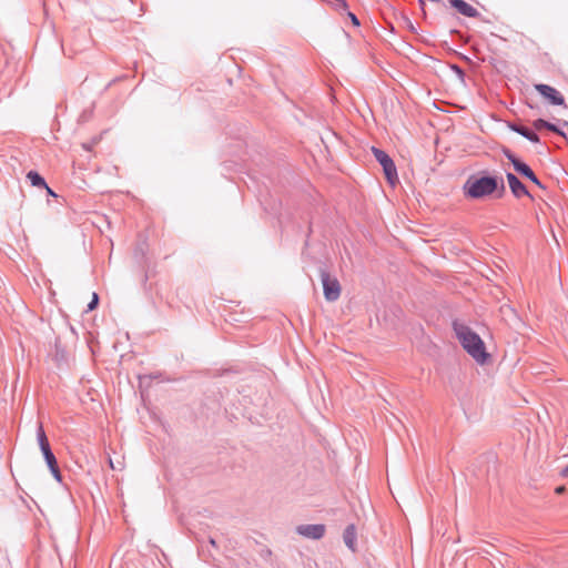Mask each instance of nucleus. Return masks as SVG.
Returning <instances> with one entry per match:
<instances>
[{"mask_svg":"<svg viewBox=\"0 0 568 568\" xmlns=\"http://www.w3.org/2000/svg\"><path fill=\"white\" fill-rule=\"evenodd\" d=\"M454 331L457 339L462 344L463 348L469 356L479 365H484L489 359L490 355L486 351L485 343L483 339L473 332L469 327L464 324H454Z\"/></svg>","mask_w":568,"mask_h":568,"instance_id":"nucleus-1","label":"nucleus"},{"mask_svg":"<svg viewBox=\"0 0 568 568\" xmlns=\"http://www.w3.org/2000/svg\"><path fill=\"white\" fill-rule=\"evenodd\" d=\"M497 189V180L493 176H469L464 186V195L477 200L493 194Z\"/></svg>","mask_w":568,"mask_h":568,"instance_id":"nucleus-2","label":"nucleus"},{"mask_svg":"<svg viewBox=\"0 0 568 568\" xmlns=\"http://www.w3.org/2000/svg\"><path fill=\"white\" fill-rule=\"evenodd\" d=\"M37 436H38V443H39L40 449L43 453L44 459H45L52 475L54 476L55 479L60 480L61 474H60V470L58 467V463H57L55 456L51 452L47 435H45L44 429L41 424L38 427Z\"/></svg>","mask_w":568,"mask_h":568,"instance_id":"nucleus-3","label":"nucleus"},{"mask_svg":"<svg viewBox=\"0 0 568 568\" xmlns=\"http://www.w3.org/2000/svg\"><path fill=\"white\" fill-rule=\"evenodd\" d=\"M372 151L375 159L383 166V171L387 182L392 186H395L398 183V175L394 161L388 156V154H386L384 151L379 149L373 148Z\"/></svg>","mask_w":568,"mask_h":568,"instance_id":"nucleus-4","label":"nucleus"},{"mask_svg":"<svg viewBox=\"0 0 568 568\" xmlns=\"http://www.w3.org/2000/svg\"><path fill=\"white\" fill-rule=\"evenodd\" d=\"M324 296L328 302H335L341 296V285L337 278L332 277L328 273L322 272L321 274Z\"/></svg>","mask_w":568,"mask_h":568,"instance_id":"nucleus-5","label":"nucleus"},{"mask_svg":"<svg viewBox=\"0 0 568 568\" xmlns=\"http://www.w3.org/2000/svg\"><path fill=\"white\" fill-rule=\"evenodd\" d=\"M505 156L513 163L514 169L521 174L523 176L530 180L532 183L538 185L539 187H542L540 181L537 179L536 174L532 172V170L524 162L518 160L510 151H504Z\"/></svg>","mask_w":568,"mask_h":568,"instance_id":"nucleus-6","label":"nucleus"},{"mask_svg":"<svg viewBox=\"0 0 568 568\" xmlns=\"http://www.w3.org/2000/svg\"><path fill=\"white\" fill-rule=\"evenodd\" d=\"M536 91L554 105H562L565 99L559 91L547 84H535Z\"/></svg>","mask_w":568,"mask_h":568,"instance_id":"nucleus-7","label":"nucleus"},{"mask_svg":"<svg viewBox=\"0 0 568 568\" xmlns=\"http://www.w3.org/2000/svg\"><path fill=\"white\" fill-rule=\"evenodd\" d=\"M297 532L304 537L320 539L325 534L324 525H302L297 527Z\"/></svg>","mask_w":568,"mask_h":568,"instance_id":"nucleus-8","label":"nucleus"},{"mask_svg":"<svg viewBox=\"0 0 568 568\" xmlns=\"http://www.w3.org/2000/svg\"><path fill=\"white\" fill-rule=\"evenodd\" d=\"M506 178L508 185L516 197L529 195L526 186L518 180V178L515 174L507 173Z\"/></svg>","mask_w":568,"mask_h":568,"instance_id":"nucleus-9","label":"nucleus"},{"mask_svg":"<svg viewBox=\"0 0 568 568\" xmlns=\"http://www.w3.org/2000/svg\"><path fill=\"white\" fill-rule=\"evenodd\" d=\"M449 3L462 14L466 17H476L478 11L464 0H449Z\"/></svg>","mask_w":568,"mask_h":568,"instance_id":"nucleus-10","label":"nucleus"},{"mask_svg":"<svg viewBox=\"0 0 568 568\" xmlns=\"http://www.w3.org/2000/svg\"><path fill=\"white\" fill-rule=\"evenodd\" d=\"M343 538H344V542L346 544V546L349 549L354 550L355 541H356V529L353 525H349L348 527H346Z\"/></svg>","mask_w":568,"mask_h":568,"instance_id":"nucleus-11","label":"nucleus"},{"mask_svg":"<svg viewBox=\"0 0 568 568\" xmlns=\"http://www.w3.org/2000/svg\"><path fill=\"white\" fill-rule=\"evenodd\" d=\"M513 130H515L517 133L521 134L531 142H539L538 135L525 126H513Z\"/></svg>","mask_w":568,"mask_h":568,"instance_id":"nucleus-12","label":"nucleus"},{"mask_svg":"<svg viewBox=\"0 0 568 568\" xmlns=\"http://www.w3.org/2000/svg\"><path fill=\"white\" fill-rule=\"evenodd\" d=\"M27 178L29 179V181L31 182V184L33 186H39V187H47V183L45 181L43 180V178L40 176V174L36 171H30L28 174H27Z\"/></svg>","mask_w":568,"mask_h":568,"instance_id":"nucleus-13","label":"nucleus"},{"mask_svg":"<svg viewBox=\"0 0 568 568\" xmlns=\"http://www.w3.org/2000/svg\"><path fill=\"white\" fill-rule=\"evenodd\" d=\"M532 125L536 130H541V129L546 128L550 131L557 132V128L554 124H551L542 119H538V120L534 121Z\"/></svg>","mask_w":568,"mask_h":568,"instance_id":"nucleus-14","label":"nucleus"},{"mask_svg":"<svg viewBox=\"0 0 568 568\" xmlns=\"http://www.w3.org/2000/svg\"><path fill=\"white\" fill-rule=\"evenodd\" d=\"M98 301H99L98 294L93 293L92 301L89 303L88 310L89 311H93L97 307V305H98Z\"/></svg>","mask_w":568,"mask_h":568,"instance_id":"nucleus-15","label":"nucleus"},{"mask_svg":"<svg viewBox=\"0 0 568 568\" xmlns=\"http://www.w3.org/2000/svg\"><path fill=\"white\" fill-rule=\"evenodd\" d=\"M560 476L564 478H568V464L560 470Z\"/></svg>","mask_w":568,"mask_h":568,"instance_id":"nucleus-16","label":"nucleus"},{"mask_svg":"<svg viewBox=\"0 0 568 568\" xmlns=\"http://www.w3.org/2000/svg\"><path fill=\"white\" fill-rule=\"evenodd\" d=\"M348 16H349V18H351V20H352L353 24H355V26H358V24H359V22H358V20H357V18H356V16H355V14H353V13H348Z\"/></svg>","mask_w":568,"mask_h":568,"instance_id":"nucleus-17","label":"nucleus"},{"mask_svg":"<svg viewBox=\"0 0 568 568\" xmlns=\"http://www.w3.org/2000/svg\"><path fill=\"white\" fill-rule=\"evenodd\" d=\"M556 494H562L565 491V487L564 486H559L556 488Z\"/></svg>","mask_w":568,"mask_h":568,"instance_id":"nucleus-18","label":"nucleus"},{"mask_svg":"<svg viewBox=\"0 0 568 568\" xmlns=\"http://www.w3.org/2000/svg\"><path fill=\"white\" fill-rule=\"evenodd\" d=\"M45 190L48 191V193L52 196H55L54 192L47 185Z\"/></svg>","mask_w":568,"mask_h":568,"instance_id":"nucleus-19","label":"nucleus"},{"mask_svg":"<svg viewBox=\"0 0 568 568\" xmlns=\"http://www.w3.org/2000/svg\"><path fill=\"white\" fill-rule=\"evenodd\" d=\"M342 8H346V3L343 0H337Z\"/></svg>","mask_w":568,"mask_h":568,"instance_id":"nucleus-20","label":"nucleus"},{"mask_svg":"<svg viewBox=\"0 0 568 568\" xmlns=\"http://www.w3.org/2000/svg\"><path fill=\"white\" fill-rule=\"evenodd\" d=\"M419 6H420V8H422V9H424V7H425V0H419Z\"/></svg>","mask_w":568,"mask_h":568,"instance_id":"nucleus-21","label":"nucleus"},{"mask_svg":"<svg viewBox=\"0 0 568 568\" xmlns=\"http://www.w3.org/2000/svg\"><path fill=\"white\" fill-rule=\"evenodd\" d=\"M109 464H110V467H111L112 469H115V466L113 465L112 459H109Z\"/></svg>","mask_w":568,"mask_h":568,"instance_id":"nucleus-22","label":"nucleus"}]
</instances>
